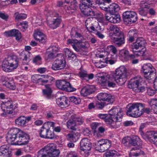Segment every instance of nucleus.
<instances>
[{"label": "nucleus", "instance_id": "obj_1", "mask_svg": "<svg viewBox=\"0 0 157 157\" xmlns=\"http://www.w3.org/2000/svg\"><path fill=\"white\" fill-rule=\"evenodd\" d=\"M7 137L8 143L12 144V142L16 140L15 144L19 145H27L30 138L29 135L18 128L11 129Z\"/></svg>", "mask_w": 157, "mask_h": 157}, {"label": "nucleus", "instance_id": "obj_2", "mask_svg": "<svg viewBox=\"0 0 157 157\" xmlns=\"http://www.w3.org/2000/svg\"><path fill=\"white\" fill-rule=\"evenodd\" d=\"M122 142L125 145H127L128 144H130L135 147L131 149L130 152V155L137 156L143 154L144 152L142 151H135L142 148V143L140 139L138 136H134L132 137H125L122 139Z\"/></svg>", "mask_w": 157, "mask_h": 157}, {"label": "nucleus", "instance_id": "obj_3", "mask_svg": "<svg viewBox=\"0 0 157 157\" xmlns=\"http://www.w3.org/2000/svg\"><path fill=\"white\" fill-rule=\"evenodd\" d=\"M109 29L111 31L109 34V36L115 45L118 47L121 46L125 43L124 35L116 25H111Z\"/></svg>", "mask_w": 157, "mask_h": 157}, {"label": "nucleus", "instance_id": "obj_4", "mask_svg": "<svg viewBox=\"0 0 157 157\" xmlns=\"http://www.w3.org/2000/svg\"><path fill=\"white\" fill-rule=\"evenodd\" d=\"M60 153L54 144H51L38 151L37 157H59Z\"/></svg>", "mask_w": 157, "mask_h": 157}, {"label": "nucleus", "instance_id": "obj_5", "mask_svg": "<svg viewBox=\"0 0 157 157\" xmlns=\"http://www.w3.org/2000/svg\"><path fill=\"white\" fill-rule=\"evenodd\" d=\"M127 114L129 117H138L143 114V105L141 103L129 104L127 106Z\"/></svg>", "mask_w": 157, "mask_h": 157}, {"label": "nucleus", "instance_id": "obj_6", "mask_svg": "<svg viewBox=\"0 0 157 157\" xmlns=\"http://www.w3.org/2000/svg\"><path fill=\"white\" fill-rule=\"evenodd\" d=\"M111 75L114 80L120 85H124L127 80L126 69L124 66L117 68Z\"/></svg>", "mask_w": 157, "mask_h": 157}, {"label": "nucleus", "instance_id": "obj_7", "mask_svg": "<svg viewBox=\"0 0 157 157\" xmlns=\"http://www.w3.org/2000/svg\"><path fill=\"white\" fill-rule=\"evenodd\" d=\"M18 63L19 59L16 56L13 55L8 57L3 62L2 69L6 72L8 71V69L10 67L16 69L18 66Z\"/></svg>", "mask_w": 157, "mask_h": 157}, {"label": "nucleus", "instance_id": "obj_8", "mask_svg": "<svg viewBox=\"0 0 157 157\" xmlns=\"http://www.w3.org/2000/svg\"><path fill=\"white\" fill-rule=\"evenodd\" d=\"M141 71L143 72L144 77L147 79L151 80L156 75V70L150 63L144 64L142 67Z\"/></svg>", "mask_w": 157, "mask_h": 157}, {"label": "nucleus", "instance_id": "obj_9", "mask_svg": "<svg viewBox=\"0 0 157 157\" xmlns=\"http://www.w3.org/2000/svg\"><path fill=\"white\" fill-rule=\"evenodd\" d=\"M57 58L55 60L52 66V68L54 71L61 70L66 67V62L64 56L61 53L57 55Z\"/></svg>", "mask_w": 157, "mask_h": 157}, {"label": "nucleus", "instance_id": "obj_10", "mask_svg": "<svg viewBox=\"0 0 157 157\" xmlns=\"http://www.w3.org/2000/svg\"><path fill=\"white\" fill-rule=\"evenodd\" d=\"M111 145V140L107 139H101L99 140L96 144L95 148L96 150L102 152L108 149Z\"/></svg>", "mask_w": 157, "mask_h": 157}, {"label": "nucleus", "instance_id": "obj_11", "mask_svg": "<svg viewBox=\"0 0 157 157\" xmlns=\"http://www.w3.org/2000/svg\"><path fill=\"white\" fill-rule=\"evenodd\" d=\"M123 20L126 24H132L137 20V14L136 12L132 11H127L123 13Z\"/></svg>", "mask_w": 157, "mask_h": 157}, {"label": "nucleus", "instance_id": "obj_12", "mask_svg": "<svg viewBox=\"0 0 157 157\" xmlns=\"http://www.w3.org/2000/svg\"><path fill=\"white\" fill-rule=\"evenodd\" d=\"M119 54L125 61L129 60L132 64H136L139 62V59L136 58V56L134 54H130L127 50L124 49L121 50Z\"/></svg>", "mask_w": 157, "mask_h": 157}, {"label": "nucleus", "instance_id": "obj_13", "mask_svg": "<svg viewBox=\"0 0 157 157\" xmlns=\"http://www.w3.org/2000/svg\"><path fill=\"white\" fill-rule=\"evenodd\" d=\"M92 144L89 139L85 138L82 139L80 142L81 150L84 152L85 156H88L90 152Z\"/></svg>", "mask_w": 157, "mask_h": 157}, {"label": "nucleus", "instance_id": "obj_14", "mask_svg": "<svg viewBox=\"0 0 157 157\" xmlns=\"http://www.w3.org/2000/svg\"><path fill=\"white\" fill-rule=\"evenodd\" d=\"M89 6H90L82 2L79 5L81 10L85 15L87 16H96V13Z\"/></svg>", "mask_w": 157, "mask_h": 157}, {"label": "nucleus", "instance_id": "obj_15", "mask_svg": "<svg viewBox=\"0 0 157 157\" xmlns=\"http://www.w3.org/2000/svg\"><path fill=\"white\" fill-rule=\"evenodd\" d=\"M142 137L153 144H157V132L153 131L147 132L145 134H144Z\"/></svg>", "mask_w": 157, "mask_h": 157}, {"label": "nucleus", "instance_id": "obj_16", "mask_svg": "<svg viewBox=\"0 0 157 157\" xmlns=\"http://www.w3.org/2000/svg\"><path fill=\"white\" fill-rule=\"evenodd\" d=\"M112 78L108 75L99 77L100 81L103 85L109 87H114L116 84L112 81Z\"/></svg>", "mask_w": 157, "mask_h": 157}, {"label": "nucleus", "instance_id": "obj_17", "mask_svg": "<svg viewBox=\"0 0 157 157\" xmlns=\"http://www.w3.org/2000/svg\"><path fill=\"white\" fill-rule=\"evenodd\" d=\"M122 112L123 111L121 109L115 107L109 111V115L114 117L116 121H121V120L122 117Z\"/></svg>", "mask_w": 157, "mask_h": 157}, {"label": "nucleus", "instance_id": "obj_18", "mask_svg": "<svg viewBox=\"0 0 157 157\" xmlns=\"http://www.w3.org/2000/svg\"><path fill=\"white\" fill-rule=\"evenodd\" d=\"M98 100L107 101L109 103H112L114 101V97L110 94L107 93H100L97 96Z\"/></svg>", "mask_w": 157, "mask_h": 157}, {"label": "nucleus", "instance_id": "obj_19", "mask_svg": "<svg viewBox=\"0 0 157 157\" xmlns=\"http://www.w3.org/2000/svg\"><path fill=\"white\" fill-rule=\"evenodd\" d=\"M31 120L30 117H26L22 116L18 117L15 120V123L19 127H24L26 125V124Z\"/></svg>", "mask_w": 157, "mask_h": 157}, {"label": "nucleus", "instance_id": "obj_20", "mask_svg": "<svg viewBox=\"0 0 157 157\" xmlns=\"http://www.w3.org/2000/svg\"><path fill=\"white\" fill-rule=\"evenodd\" d=\"M96 90L95 86L89 85L84 87L81 90V94L83 96H86L94 93Z\"/></svg>", "mask_w": 157, "mask_h": 157}, {"label": "nucleus", "instance_id": "obj_21", "mask_svg": "<svg viewBox=\"0 0 157 157\" xmlns=\"http://www.w3.org/2000/svg\"><path fill=\"white\" fill-rule=\"evenodd\" d=\"M116 119L114 117H113L110 115H108L105 120V122L107 124L109 125V127L111 128H117L119 127V124L118 121H114Z\"/></svg>", "mask_w": 157, "mask_h": 157}, {"label": "nucleus", "instance_id": "obj_22", "mask_svg": "<svg viewBox=\"0 0 157 157\" xmlns=\"http://www.w3.org/2000/svg\"><path fill=\"white\" fill-rule=\"evenodd\" d=\"M13 105L12 101H7L3 103L1 105V109L3 111L7 114H12L13 113Z\"/></svg>", "mask_w": 157, "mask_h": 157}, {"label": "nucleus", "instance_id": "obj_23", "mask_svg": "<svg viewBox=\"0 0 157 157\" xmlns=\"http://www.w3.org/2000/svg\"><path fill=\"white\" fill-rule=\"evenodd\" d=\"M56 101L57 104L62 107H67L70 104V101L69 99L65 96L58 98L56 99Z\"/></svg>", "mask_w": 157, "mask_h": 157}, {"label": "nucleus", "instance_id": "obj_24", "mask_svg": "<svg viewBox=\"0 0 157 157\" xmlns=\"http://www.w3.org/2000/svg\"><path fill=\"white\" fill-rule=\"evenodd\" d=\"M142 81V79L140 78L136 77L133 79H131L129 82L128 87L129 88L132 89L133 90L136 91V89L137 90L139 87L140 83Z\"/></svg>", "mask_w": 157, "mask_h": 157}, {"label": "nucleus", "instance_id": "obj_25", "mask_svg": "<svg viewBox=\"0 0 157 157\" xmlns=\"http://www.w3.org/2000/svg\"><path fill=\"white\" fill-rule=\"evenodd\" d=\"M4 34L6 36H14L16 37L17 40H19L21 38V35L20 32L17 29H13L9 31H6Z\"/></svg>", "mask_w": 157, "mask_h": 157}, {"label": "nucleus", "instance_id": "obj_26", "mask_svg": "<svg viewBox=\"0 0 157 157\" xmlns=\"http://www.w3.org/2000/svg\"><path fill=\"white\" fill-rule=\"evenodd\" d=\"M105 17V18L108 21L113 23H119L121 20L120 15L115 13L106 14Z\"/></svg>", "mask_w": 157, "mask_h": 157}, {"label": "nucleus", "instance_id": "obj_27", "mask_svg": "<svg viewBox=\"0 0 157 157\" xmlns=\"http://www.w3.org/2000/svg\"><path fill=\"white\" fill-rule=\"evenodd\" d=\"M11 152L7 145H3L0 147V157H11Z\"/></svg>", "mask_w": 157, "mask_h": 157}, {"label": "nucleus", "instance_id": "obj_28", "mask_svg": "<svg viewBox=\"0 0 157 157\" xmlns=\"http://www.w3.org/2000/svg\"><path fill=\"white\" fill-rule=\"evenodd\" d=\"M146 43V40L142 37H139L136 41L133 43V48L137 49L140 48L144 47Z\"/></svg>", "mask_w": 157, "mask_h": 157}, {"label": "nucleus", "instance_id": "obj_29", "mask_svg": "<svg viewBox=\"0 0 157 157\" xmlns=\"http://www.w3.org/2000/svg\"><path fill=\"white\" fill-rule=\"evenodd\" d=\"M35 39L41 43H44L46 40V37L43 33L38 30L36 31L34 35Z\"/></svg>", "mask_w": 157, "mask_h": 157}, {"label": "nucleus", "instance_id": "obj_30", "mask_svg": "<svg viewBox=\"0 0 157 157\" xmlns=\"http://www.w3.org/2000/svg\"><path fill=\"white\" fill-rule=\"evenodd\" d=\"M69 84V82L65 80H58L56 81V86L59 89L65 90H66L67 85Z\"/></svg>", "mask_w": 157, "mask_h": 157}, {"label": "nucleus", "instance_id": "obj_31", "mask_svg": "<svg viewBox=\"0 0 157 157\" xmlns=\"http://www.w3.org/2000/svg\"><path fill=\"white\" fill-rule=\"evenodd\" d=\"M79 77L82 80L88 81L90 79H92L94 77V75L91 73L89 74H87L86 71H81L79 72Z\"/></svg>", "mask_w": 157, "mask_h": 157}, {"label": "nucleus", "instance_id": "obj_32", "mask_svg": "<svg viewBox=\"0 0 157 157\" xmlns=\"http://www.w3.org/2000/svg\"><path fill=\"white\" fill-rule=\"evenodd\" d=\"M64 2V3H66L68 4L67 8L68 10H75L78 7V4L76 0H65Z\"/></svg>", "mask_w": 157, "mask_h": 157}, {"label": "nucleus", "instance_id": "obj_33", "mask_svg": "<svg viewBox=\"0 0 157 157\" xmlns=\"http://www.w3.org/2000/svg\"><path fill=\"white\" fill-rule=\"evenodd\" d=\"M46 88L43 90V93L44 96L48 99H50L52 96V90L49 86V84L45 85Z\"/></svg>", "mask_w": 157, "mask_h": 157}, {"label": "nucleus", "instance_id": "obj_34", "mask_svg": "<svg viewBox=\"0 0 157 157\" xmlns=\"http://www.w3.org/2000/svg\"><path fill=\"white\" fill-rule=\"evenodd\" d=\"M53 78L51 76L48 75H41L40 82L44 84L48 83L50 86L52 81H53Z\"/></svg>", "mask_w": 157, "mask_h": 157}, {"label": "nucleus", "instance_id": "obj_35", "mask_svg": "<svg viewBox=\"0 0 157 157\" xmlns=\"http://www.w3.org/2000/svg\"><path fill=\"white\" fill-rule=\"evenodd\" d=\"M61 21V19L57 18L54 19L52 21L48 23V25L50 28L54 29L59 26Z\"/></svg>", "mask_w": 157, "mask_h": 157}, {"label": "nucleus", "instance_id": "obj_36", "mask_svg": "<svg viewBox=\"0 0 157 157\" xmlns=\"http://www.w3.org/2000/svg\"><path fill=\"white\" fill-rule=\"evenodd\" d=\"M120 10L119 5L116 3H113L109 6V14H114Z\"/></svg>", "mask_w": 157, "mask_h": 157}, {"label": "nucleus", "instance_id": "obj_37", "mask_svg": "<svg viewBox=\"0 0 157 157\" xmlns=\"http://www.w3.org/2000/svg\"><path fill=\"white\" fill-rule=\"evenodd\" d=\"M45 125L43 124L40 130V136L42 138H45L48 130L50 129V127H46Z\"/></svg>", "mask_w": 157, "mask_h": 157}, {"label": "nucleus", "instance_id": "obj_38", "mask_svg": "<svg viewBox=\"0 0 157 157\" xmlns=\"http://www.w3.org/2000/svg\"><path fill=\"white\" fill-rule=\"evenodd\" d=\"M66 57L71 59H75L76 58L75 54L71 52L68 48L64 49V50Z\"/></svg>", "mask_w": 157, "mask_h": 157}, {"label": "nucleus", "instance_id": "obj_39", "mask_svg": "<svg viewBox=\"0 0 157 157\" xmlns=\"http://www.w3.org/2000/svg\"><path fill=\"white\" fill-rule=\"evenodd\" d=\"M76 125L73 119L70 120L67 122V126L68 128L74 131H75L76 130Z\"/></svg>", "mask_w": 157, "mask_h": 157}, {"label": "nucleus", "instance_id": "obj_40", "mask_svg": "<svg viewBox=\"0 0 157 157\" xmlns=\"http://www.w3.org/2000/svg\"><path fill=\"white\" fill-rule=\"evenodd\" d=\"M119 155L115 150H110L106 152L104 155V157H117Z\"/></svg>", "mask_w": 157, "mask_h": 157}, {"label": "nucleus", "instance_id": "obj_41", "mask_svg": "<svg viewBox=\"0 0 157 157\" xmlns=\"http://www.w3.org/2000/svg\"><path fill=\"white\" fill-rule=\"evenodd\" d=\"M149 6L147 5H145L144 7L140 8L138 10L139 14L142 16L145 17L147 16L148 10Z\"/></svg>", "mask_w": 157, "mask_h": 157}, {"label": "nucleus", "instance_id": "obj_42", "mask_svg": "<svg viewBox=\"0 0 157 157\" xmlns=\"http://www.w3.org/2000/svg\"><path fill=\"white\" fill-rule=\"evenodd\" d=\"M78 50L76 51L78 52L81 55H85V53L87 51V47L86 46L85 44H80V45L77 47Z\"/></svg>", "mask_w": 157, "mask_h": 157}, {"label": "nucleus", "instance_id": "obj_43", "mask_svg": "<svg viewBox=\"0 0 157 157\" xmlns=\"http://www.w3.org/2000/svg\"><path fill=\"white\" fill-rule=\"evenodd\" d=\"M2 82H5L4 83H3V84L7 88H9L10 89L12 90H14L15 89V86L13 81H10L8 82L7 81L4 80Z\"/></svg>", "mask_w": 157, "mask_h": 157}, {"label": "nucleus", "instance_id": "obj_44", "mask_svg": "<svg viewBox=\"0 0 157 157\" xmlns=\"http://www.w3.org/2000/svg\"><path fill=\"white\" fill-rule=\"evenodd\" d=\"M17 25L19 29L21 31L24 32L28 27V23L26 21H23L20 22Z\"/></svg>", "mask_w": 157, "mask_h": 157}, {"label": "nucleus", "instance_id": "obj_45", "mask_svg": "<svg viewBox=\"0 0 157 157\" xmlns=\"http://www.w3.org/2000/svg\"><path fill=\"white\" fill-rule=\"evenodd\" d=\"M69 98L70 102H73L76 105L79 104L81 102V99L75 96H70Z\"/></svg>", "mask_w": 157, "mask_h": 157}, {"label": "nucleus", "instance_id": "obj_46", "mask_svg": "<svg viewBox=\"0 0 157 157\" xmlns=\"http://www.w3.org/2000/svg\"><path fill=\"white\" fill-rule=\"evenodd\" d=\"M15 19L17 20H23L27 17L26 14L21 13H19L18 12H17L14 14Z\"/></svg>", "mask_w": 157, "mask_h": 157}, {"label": "nucleus", "instance_id": "obj_47", "mask_svg": "<svg viewBox=\"0 0 157 157\" xmlns=\"http://www.w3.org/2000/svg\"><path fill=\"white\" fill-rule=\"evenodd\" d=\"M40 78L41 75H35L32 76L31 80L33 83H38L40 82Z\"/></svg>", "mask_w": 157, "mask_h": 157}, {"label": "nucleus", "instance_id": "obj_48", "mask_svg": "<svg viewBox=\"0 0 157 157\" xmlns=\"http://www.w3.org/2000/svg\"><path fill=\"white\" fill-rule=\"evenodd\" d=\"M46 59L47 60L52 59L56 57L54 52H51V51L47 50L45 53Z\"/></svg>", "mask_w": 157, "mask_h": 157}, {"label": "nucleus", "instance_id": "obj_49", "mask_svg": "<svg viewBox=\"0 0 157 157\" xmlns=\"http://www.w3.org/2000/svg\"><path fill=\"white\" fill-rule=\"evenodd\" d=\"M128 35L132 36L135 38H136L138 36L137 32L135 29L130 30L128 32Z\"/></svg>", "mask_w": 157, "mask_h": 157}, {"label": "nucleus", "instance_id": "obj_50", "mask_svg": "<svg viewBox=\"0 0 157 157\" xmlns=\"http://www.w3.org/2000/svg\"><path fill=\"white\" fill-rule=\"evenodd\" d=\"M94 18V17H88L86 20L85 22L86 27H87L89 26H90L93 24V19Z\"/></svg>", "mask_w": 157, "mask_h": 157}, {"label": "nucleus", "instance_id": "obj_51", "mask_svg": "<svg viewBox=\"0 0 157 157\" xmlns=\"http://www.w3.org/2000/svg\"><path fill=\"white\" fill-rule=\"evenodd\" d=\"M73 120L75 122L76 124L81 125L82 124L83 122L82 118L80 117H75Z\"/></svg>", "mask_w": 157, "mask_h": 157}, {"label": "nucleus", "instance_id": "obj_52", "mask_svg": "<svg viewBox=\"0 0 157 157\" xmlns=\"http://www.w3.org/2000/svg\"><path fill=\"white\" fill-rule=\"evenodd\" d=\"M105 105V103L104 102H97L95 104V107L96 108L99 109H103Z\"/></svg>", "mask_w": 157, "mask_h": 157}, {"label": "nucleus", "instance_id": "obj_53", "mask_svg": "<svg viewBox=\"0 0 157 157\" xmlns=\"http://www.w3.org/2000/svg\"><path fill=\"white\" fill-rule=\"evenodd\" d=\"M155 89V90H154L151 87L147 88V92L148 94L151 96H152L154 95L156 93V90H156Z\"/></svg>", "mask_w": 157, "mask_h": 157}, {"label": "nucleus", "instance_id": "obj_54", "mask_svg": "<svg viewBox=\"0 0 157 157\" xmlns=\"http://www.w3.org/2000/svg\"><path fill=\"white\" fill-rule=\"evenodd\" d=\"M71 35L72 37L74 36L75 38H77L82 37V35L81 34L73 30H72L71 31Z\"/></svg>", "mask_w": 157, "mask_h": 157}, {"label": "nucleus", "instance_id": "obj_55", "mask_svg": "<svg viewBox=\"0 0 157 157\" xmlns=\"http://www.w3.org/2000/svg\"><path fill=\"white\" fill-rule=\"evenodd\" d=\"M146 52V49L145 48H142L141 50L138 51V53L135 55L136 56V58H137V56H144L145 55V52Z\"/></svg>", "mask_w": 157, "mask_h": 157}, {"label": "nucleus", "instance_id": "obj_56", "mask_svg": "<svg viewBox=\"0 0 157 157\" xmlns=\"http://www.w3.org/2000/svg\"><path fill=\"white\" fill-rule=\"evenodd\" d=\"M54 136V133L51 131L48 130L47 133V136H46V139H52Z\"/></svg>", "mask_w": 157, "mask_h": 157}, {"label": "nucleus", "instance_id": "obj_57", "mask_svg": "<svg viewBox=\"0 0 157 157\" xmlns=\"http://www.w3.org/2000/svg\"><path fill=\"white\" fill-rule=\"evenodd\" d=\"M67 42L68 44H71L72 46V47L75 50V51L78 50V49L77 48V44H75L70 39H69L67 40Z\"/></svg>", "mask_w": 157, "mask_h": 157}, {"label": "nucleus", "instance_id": "obj_58", "mask_svg": "<svg viewBox=\"0 0 157 157\" xmlns=\"http://www.w3.org/2000/svg\"><path fill=\"white\" fill-rule=\"evenodd\" d=\"M67 87H66L67 89L65 90V91L67 92H72L76 90L75 88L72 86L69 82V84H67Z\"/></svg>", "mask_w": 157, "mask_h": 157}, {"label": "nucleus", "instance_id": "obj_59", "mask_svg": "<svg viewBox=\"0 0 157 157\" xmlns=\"http://www.w3.org/2000/svg\"><path fill=\"white\" fill-rule=\"evenodd\" d=\"M78 133H75L74 132H72L71 133L68 134L67 135V137L68 139L73 140L75 138V136H77Z\"/></svg>", "mask_w": 157, "mask_h": 157}, {"label": "nucleus", "instance_id": "obj_60", "mask_svg": "<svg viewBox=\"0 0 157 157\" xmlns=\"http://www.w3.org/2000/svg\"><path fill=\"white\" fill-rule=\"evenodd\" d=\"M112 55L111 54H109L108 56V57L106 58V61H105L107 63H109L110 64L112 65L115 62L112 59H109V58H110L111 57Z\"/></svg>", "mask_w": 157, "mask_h": 157}, {"label": "nucleus", "instance_id": "obj_61", "mask_svg": "<svg viewBox=\"0 0 157 157\" xmlns=\"http://www.w3.org/2000/svg\"><path fill=\"white\" fill-rule=\"evenodd\" d=\"M94 25H93L92 24L91 25L86 27V29L90 33H93L94 31H96L97 29H95Z\"/></svg>", "mask_w": 157, "mask_h": 157}, {"label": "nucleus", "instance_id": "obj_62", "mask_svg": "<svg viewBox=\"0 0 157 157\" xmlns=\"http://www.w3.org/2000/svg\"><path fill=\"white\" fill-rule=\"evenodd\" d=\"M149 104L151 106L153 105L157 106V99L155 98L152 99L149 102Z\"/></svg>", "mask_w": 157, "mask_h": 157}, {"label": "nucleus", "instance_id": "obj_63", "mask_svg": "<svg viewBox=\"0 0 157 157\" xmlns=\"http://www.w3.org/2000/svg\"><path fill=\"white\" fill-rule=\"evenodd\" d=\"M147 88H145L144 86H142L140 87V88L139 87L137 89H136V92H144L146 90H147Z\"/></svg>", "mask_w": 157, "mask_h": 157}, {"label": "nucleus", "instance_id": "obj_64", "mask_svg": "<svg viewBox=\"0 0 157 157\" xmlns=\"http://www.w3.org/2000/svg\"><path fill=\"white\" fill-rule=\"evenodd\" d=\"M66 157H78L77 154L75 151H71L67 155Z\"/></svg>", "mask_w": 157, "mask_h": 157}]
</instances>
